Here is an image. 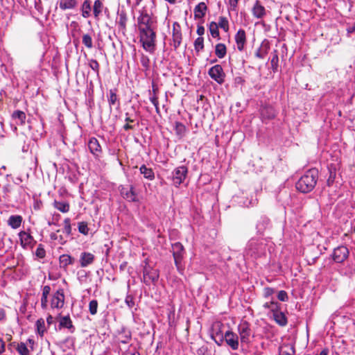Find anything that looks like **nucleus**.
<instances>
[{
	"instance_id": "nucleus-55",
	"label": "nucleus",
	"mask_w": 355,
	"mask_h": 355,
	"mask_svg": "<svg viewBox=\"0 0 355 355\" xmlns=\"http://www.w3.org/2000/svg\"><path fill=\"white\" fill-rule=\"evenodd\" d=\"M49 299H50V296L46 295V294H42L41 297V307L43 310H46L48 307Z\"/></svg>"
},
{
	"instance_id": "nucleus-20",
	"label": "nucleus",
	"mask_w": 355,
	"mask_h": 355,
	"mask_svg": "<svg viewBox=\"0 0 355 355\" xmlns=\"http://www.w3.org/2000/svg\"><path fill=\"white\" fill-rule=\"evenodd\" d=\"M234 39L237 49L239 51H243L246 43L245 31L243 29H239L236 33Z\"/></svg>"
},
{
	"instance_id": "nucleus-62",
	"label": "nucleus",
	"mask_w": 355,
	"mask_h": 355,
	"mask_svg": "<svg viewBox=\"0 0 355 355\" xmlns=\"http://www.w3.org/2000/svg\"><path fill=\"white\" fill-rule=\"evenodd\" d=\"M239 1V0H230L229 1L230 10L236 11Z\"/></svg>"
},
{
	"instance_id": "nucleus-39",
	"label": "nucleus",
	"mask_w": 355,
	"mask_h": 355,
	"mask_svg": "<svg viewBox=\"0 0 355 355\" xmlns=\"http://www.w3.org/2000/svg\"><path fill=\"white\" fill-rule=\"evenodd\" d=\"M82 42L87 49H92L93 47V40L91 34H83L82 37Z\"/></svg>"
},
{
	"instance_id": "nucleus-26",
	"label": "nucleus",
	"mask_w": 355,
	"mask_h": 355,
	"mask_svg": "<svg viewBox=\"0 0 355 355\" xmlns=\"http://www.w3.org/2000/svg\"><path fill=\"white\" fill-rule=\"evenodd\" d=\"M272 310L273 311V317L276 322L281 326L286 325L287 323V318L285 313L282 311L275 310L273 308Z\"/></svg>"
},
{
	"instance_id": "nucleus-9",
	"label": "nucleus",
	"mask_w": 355,
	"mask_h": 355,
	"mask_svg": "<svg viewBox=\"0 0 355 355\" xmlns=\"http://www.w3.org/2000/svg\"><path fill=\"white\" fill-rule=\"evenodd\" d=\"M241 343H249L252 336L250 324L246 320H242L237 327Z\"/></svg>"
},
{
	"instance_id": "nucleus-42",
	"label": "nucleus",
	"mask_w": 355,
	"mask_h": 355,
	"mask_svg": "<svg viewBox=\"0 0 355 355\" xmlns=\"http://www.w3.org/2000/svg\"><path fill=\"white\" fill-rule=\"evenodd\" d=\"M88 65L97 76L99 75L100 65L96 60L93 58L89 59Z\"/></svg>"
},
{
	"instance_id": "nucleus-41",
	"label": "nucleus",
	"mask_w": 355,
	"mask_h": 355,
	"mask_svg": "<svg viewBox=\"0 0 355 355\" xmlns=\"http://www.w3.org/2000/svg\"><path fill=\"white\" fill-rule=\"evenodd\" d=\"M35 325H36L37 334L39 335H40L41 336H42L44 335V332L46 331L44 320L42 318L38 319L36 321Z\"/></svg>"
},
{
	"instance_id": "nucleus-37",
	"label": "nucleus",
	"mask_w": 355,
	"mask_h": 355,
	"mask_svg": "<svg viewBox=\"0 0 355 355\" xmlns=\"http://www.w3.org/2000/svg\"><path fill=\"white\" fill-rule=\"evenodd\" d=\"M103 3L101 0H96L93 6V14L96 19H98L100 14L103 10Z\"/></svg>"
},
{
	"instance_id": "nucleus-46",
	"label": "nucleus",
	"mask_w": 355,
	"mask_h": 355,
	"mask_svg": "<svg viewBox=\"0 0 355 355\" xmlns=\"http://www.w3.org/2000/svg\"><path fill=\"white\" fill-rule=\"evenodd\" d=\"M175 130L178 136L182 137L185 132L186 127L182 123L177 121L175 123Z\"/></svg>"
},
{
	"instance_id": "nucleus-29",
	"label": "nucleus",
	"mask_w": 355,
	"mask_h": 355,
	"mask_svg": "<svg viewBox=\"0 0 355 355\" xmlns=\"http://www.w3.org/2000/svg\"><path fill=\"white\" fill-rule=\"evenodd\" d=\"M59 261L60 267L66 268L69 265L74 263V259L69 254H64L60 256Z\"/></svg>"
},
{
	"instance_id": "nucleus-35",
	"label": "nucleus",
	"mask_w": 355,
	"mask_h": 355,
	"mask_svg": "<svg viewBox=\"0 0 355 355\" xmlns=\"http://www.w3.org/2000/svg\"><path fill=\"white\" fill-rule=\"evenodd\" d=\"M270 223V219L266 216H261L257 221V229L259 232H261L263 230L268 227Z\"/></svg>"
},
{
	"instance_id": "nucleus-7",
	"label": "nucleus",
	"mask_w": 355,
	"mask_h": 355,
	"mask_svg": "<svg viewBox=\"0 0 355 355\" xmlns=\"http://www.w3.org/2000/svg\"><path fill=\"white\" fill-rule=\"evenodd\" d=\"M223 328L224 325L221 322H217L213 324L210 330L211 339L214 340L218 346L222 345L224 342L225 332H223Z\"/></svg>"
},
{
	"instance_id": "nucleus-6",
	"label": "nucleus",
	"mask_w": 355,
	"mask_h": 355,
	"mask_svg": "<svg viewBox=\"0 0 355 355\" xmlns=\"http://www.w3.org/2000/svg\"><path fill=\"white\" fill-rule=\"evenodd\" d=\"M119 191L121 197L130 202H138L139 201L138 194L133 185L124 186L121 185Z\"/></svg>"
},
{
	"instance_id": "nucleus-61",
	"label": "nucleus",
	"mask_w": 355,
	"mask_h": 355,
	"mask_svg": "<svg viewBox=\"0 0 355 355\" xmlns=\"http://www.w3.org/2000/svg\"><path fill=\"white\" fill-rule=\"evenodd\" d=\"M60 217V214H57L55 216H53V217L52 218V220H49L48 221V225H56V226H59V225L58 224L57 222L58 221Z\"/></svg>"
},
{
	"instance_id": "nucleus-21",
	"label": "nucleus",
	"mask_w": 355,
	"mask_h": 355,
	"mask_svg": "<svg viewBox=\"0 0 355 355\" xmlns=\"http://www.w3.org/2000/svg\"><path fill=\"white\" fill-rule=\"evenodd\" d=\"M132 338L131 331L125 328L122 327L118 332V336L116 338L117 341L120 343L127 344L130 342Z\"/></svg>"
},
{
	"instance_id": "nucleus-17",
	"label": "nucleus",
	"mask_w": 355,
	"mask_h": 355,
	"mask_svg": "<svg viewBox=\"0 0 355 355\" xmlns=\"http://www.w3.org/2000/svg\"><path fill=\"white\" fill-rule=\"evenodd\" d=\"M59 318L58 329L60 330L63 328L67 329L70 333H73L76 330L75 327L73 325L72 320L69 315L61 316L60 315L58 317Z\"/></svg>"
},
{
	"instance_id": "nucleus-45",
	"label": "nucleus",
	"mask_w": 355,
	"mask_h": 355,
	"mask_svg": "<svg viewBox=\"0 0 355 355\" xmlns=\"http://www.w3.org/2000/svg\"><path fill=\"white\" fill-rule=\"evenodd\" d=\"M63 232L65 233L67 236H70L72 234L71 219L69 218H67L64 220Z\"/></svg>"
},
{
	"instance_id": "nucleus-40",
	"label": "nucleus",
	"mask_w": 355,
	"mask_h": 355,
	"mask_svg": "<svg viewBox=\"0 0 355 355\" xmlns=\"http://www.w3.org/2000/svg\"><path fill=\"white\" fill-rule=\"evenodd\" d=\"M15 349L20 355H30V351L24 343H16Z\"/></svg>"
},
{
	"instance_id": "nucleus-1",
	"label": "nucleus",
	"mask_w": 355,
	"mask_h": 355,
	"mask_svg": "<svg viewBox=\"0 0 355 355\" xmlns=\"http://www.w3.org/2000/svg\"><path fill=\"white\" fill-rule=\"evenodd\" d=\"M318 174V170L315 168L306 171L295 183L297 190L303 193L311 192L317 184Z\"/></svg>"
},
{
	"instance_id": "nucleus-8",
	"label": "nucleus",
	"mask_w": 355,
	"mask_h": 355,
	"mask_svg": "<svg viewBox=\"0 0 355 355\" xmlns=\"http://www.w3.org/2000/svg\"><path fill=\"white\" fill-rule=\"evenodd\" d=\"M63 288H58L50 295V306L52 309H61L64 304Z\"/></svg>"
},
{
	"instance_id": "nucleus-24",
	"label": "nucleus",
	"mask_w": 355,
	"mask_h": 355,
	"mask_svg": "<svg viewBox=\"0 0 355 355\" xmlns=\"http://www.w3.org/2000/svg\"><path fill=\"white\" fill-rule=\"evenodd\" d=\"M207 10V6L204 2H200L196 5L193 10L195 19H202L206 14Z\"/></svg>"
},
{
	"instance_id": "nucleus-12",
	"label": "nucleus",
	"mask_w": 355,
	"mask_h": 355,
	"mask_svg": "<svg viewBox=\"0 0 355 355\" xmlns=\"http://www.w3.org/2000/svg\"><path fill=\"white\" fill-rule=\"evenodd\" d=\"M182 41V34L181 26L178 22L175 21L173 24L172 38L170 44L173 47L174 50H177L180 46Z\"/></svg>"
},
{
	"instance_id": "nucleus-32",
	"label": "nucleus",
	"mask_w": 355,
	"mask_h": 355,
	"mask_svg": "<svg viewBox=\"0 0 355 355\" xmlns=\"http://www.w3.org/2000/svg\"><path fill=\"white\" fill-rule=\"evenodd\" d=\"M76 0H60L59 3V7L62 10L73 9L76 8Z\"/></svg>"
},
{
	"instance_id": "nucleus-56",
	"label": "nucleus",
	"mask_w": 355,
	"mask_h": 355,
	"mask_svg": "<svg viewBox=\"0 0 355 355\" xmlns=\"http://www.w3.org/2000/svg\"><path fill=\"white\" fill-rule=\"evenodd\" d=\"M125 303L129 308H132L135 306L134 297L131 295H128L125 297Z\"/></svg>"
},
{
	"instance_id": "nucleus-30",
	"label": "nucleus",
	"mask_w": 355,
	"mask_h": 355,
	"mask_svg": "<svg viewBox=\"0 0 355 355\" xmlns=\"http://www.w3.org/2000/svg\"><path fill=\"white\" fill-rule=\"evenodd\" d=\"M82 16L84 18H88L91 16L92 1L90 0H85L81 6Z\"/></svg>"
},
{
	"instance_id": "nucleus-50",
	"label": "nucleus",
	"mask_w": 355,
	"mask_h": 355,
	"mask_svg": "<svg viewBox=\"0 0 355 355\" xmlns=\"http://www.w3.org/2000/svg\"><path fill=\"white\" fill-rule=\"evenodd\" d=\"M78 231L80 233H81L84 235H87L89 234V230L88 228L87 222H85V221L79 222L78 223Z\"/></svg>"
},
{
	"instance_id": "nucleus-49",
	"label": "nucleus",
	"mask_w": 355,
	"mask_h": 355,
	"mask_svg": "<svg viewBox=\"0 0 355 355\" xmlns=\"http://www.w3.org/2000/svg\"><path fill=\"white\" fill-rule=\"evenodd\" d=\"M139 34L144 33L148 31H157V26H144L137 25Z\"/></svg>"
},
{
	"instance_id": "nucleus-22",
	"label": "nucleus",
	"mask_w": 355,
	"mask_h": 355,
	"mask_svg": "<svg viewBox=\"0 0 355 355\" xmlns=\"http://www.w3.org/2000/svg\"><path fill=\"white\" fill-rule=\"evenodd\" d=\"M95 259V257L93 254L88 252H83L80 256V264L83 268L87 267L92 264Z\"/></svg>"
},
{
	"instance_id": "nucleus-52",
	"label": "nucleus",
	"mask_w": 355,
	"mask_h": 355,
	"mask_svg": "<svg viewBox=\"0 0 355 355\" xmlns=\"http://www.w3.org/2000/svg\"><path fill=\"white\" fill-rule=\"evenodd\" d=\"M140 62L142 67L145 69V70H148L150 67V59L149 58L144 54H142L140 58Z\"/></svg>"
},
{
	"instance_id": "nucleus-11",
	"label": "nucleus",
	"mask_w": 355,
	"mask_h": 355,
	"mask_svg": "<svg viewBox=\"0 0 355 355\" xmlns=\"http://www.w3.org/2000/svg\"><path fill=\"white\" fill-rule=\"evenodd\" d=\"M349 251L345 245H340L334 248L331 254L333 261L336 263H342L349 257Z\"/></svg>"
},
{
	"instance_id": "nucleus-34",
	"label": "nucleus",
	"mask_w": 355,
	"mask_h": 355,
	"mask_svg": "<svg viewBox=\"0 0 355 355\" xmlns=\"http://www.w3.org/2000/svg\"><path fill=\"white\" fill-rule=\"evenodd\" d=\"M215 54L220 59L225 58L227 54V47L225 44L223 43L217 44L215 46Z\"/></svg>"
},
{
	"instance_id": "nucleus-64",
	"label": "nucleus",
	"mask_w": 355,
	"mask_h": 355,
	"mask_svg": "<svg viewBox=\"0 0 355 355\" xmlns=\"http://www.w3.org/2000/svg\"><path fill=\"white\" fill-rule=\"evenodd\" d=\"M149 99L154 106L159 105L158 97L155 94L150 96Z\"/></svg>"
},
{
	"instance_id": "nucleus-47",
	"label": "nucleus",
	"mask_w": 355,
	"mask_h": 355,
	"mask_svg": "<svg viewBox=\"0 0 355 355\" xmlns=\"http://www.w3.org/2000/svg\"><path fill=\"white\" fill-rule=\"evenodd\" d=\"M261 115L263 117H266L268 119H272L275 116V112L272 107H263L261 110Z\"/></svg>"
},
{
	"instance_id": "nucleus-3",
	"label": "nucleus",
	"mask_w": 355,
	"mask_h": 355,
	"mask_svg": "<svg viewBox=\"0 0 355 355\" xmlns=\"http://www.w3.org/2000/svg\"><path fill=\"white\" fill-rule=\"evenodd\" d=\"M139 38L143 49L146 51L150 53L155 52L157 42V31H147L139 34Z\"/></svg>"
},
{
	"instance_id": "nucleus-36",
	"label": "nucleus",
	"mask_w": 355,
	"mask_h": 355,
	"mask_svg": "<svg viewBox=\"0 0 355 355\" xmlns=\"http://www.w3.org/2000/svg\"><path fill=\"white\" fill-rule=\"evenodd\" d=\"M53 206L62 213H67L69 211V204L66 201L54 200Z\"/></svg>"
},
{
	"instance_id": "nucleus-58",
	"label": "nucleus",
	"mask_w": 355,
	"mask_h": 355,
	"mask_svg": "<svg viewBox=\"0 0 355 355\" xmlns=\"http://www.w3.org/2000/svg\"><path fill=\"white\" fill-rule=\"evenodd\" d=\"M335 178H336V171L334 170V171L330 170L329 171V176L327 179V185L328 186H331L333 184V183L334 182V180H335Z\"/></svg>"
},
{
	"instance_id": "nucleus-48",
	"label": "nucleus",
	"mask_w": 355,
	"mask_h": 355,
	"mask_svg": "<svg viewBox=\"0 0 355 355\" xmlns=\"http://www.w3.org/2000/svg\"><path fill=\"white\" fill-rule=\"evenodd\" d=\"M12 190V187L10 184H6L1 188V192L0 193V197H3V198H8L9 197V194L10 193Z\"/></svg>"
},
{
	"instance_id": "nucleus-13",
	"label": "nucleus",
	"mask_w": 355,
	"mask_h": 355,
	"mask_svg": "<svg viewBox=\"0 0 355 355\" xmlns=\"http://www.w3.org/2000/svg\"><path fill=\"white\" fill-rule=\"evenodd\" d=\"M137 25L157 26V21L155 17L148 13L145 8L139 11Z\"/></svg>"
},
{
	"instance_id": "nucleus-57",
	"label": "nucleus",
	"mask_w": 355,
	"mask_h": 355,
	"mask_svg": "<svg viewBox=\"0 0 355 355\" xmlns=\"http://www.w3.org/2000/svg\"><path fill=\"white\" fill-rule=\"evenodd\" d=\"M346 31H347V36L348 37H350L352 36V34L355 33V23H353L351 24H347V28H346Z\"/></svg>"
},
{
	"instance_id": "nucleus-28",
	"label": "nucleus",
	"mask_w": 355,
	"mask_h": 355,
	"mask_svg": "<svg viewBox=\"0 0 355 355\" xmlns=\"http://www.w3.org/2000/svg\"><path fill=\"white\" fill-rule=\"evenodd\" d=\"M139 171L144 178L148 180H153L155 179V173L153 170L151 168L147 167L145 164H142L140 166Z\"/></svg>"
},
{
	"instance_id": "nucleus-51",
	"label": "nucleus",
	"mask_w": 355,
	"mask_h": 355,
	"mask_svg": "<svg viewBox=\"0 0 355 355\" xmlns=\"http://www.w3.org/2000/svg\"><path fill=\"white\" fill-rule=\"evenodd\" d=\"M38 259H44L46 257V250L42 244H39L35 252Z\"/></svg>"
},
{
	"instance_id": "nucleus-10",
	"label": "nucleus",
	"mask_w": 355,
	"mask_h": 355,
	"mask_svg": "<svg viewBox=\"0 0 355 355\" xmlns=\"http://www.w3.org/2000/svg\"><path fill=\"white\" fill-rule=\"evenodd\" d=\"M188 173V168L185 166L175 168L172 172V182L175 187L183 183Z\"/></svg>"
},
{
	"instance_id": "nucleus-19",
	"label": "nucleus",
	"mask_w": 355,
	"mask_h": 355,
	"mask_svg": "<svg viewBox=\"0 0 355 355\" xmlns=\"http://www.w3.org/2000/svg\"><path fill=\"white\" fill-rule=\"evenodd\" d=\"M88 148L90 153L96 157L101 155L102 153V148L98 139L95 137H92L88 141Z\"/></svg>"
},
{
	"instance_id": "nucleus-33",
	"label": "nucleus",
	"mask_w": 355,
	"mask_h": 355,
	"mask_svg": "<svg viewBox=\"0 0 355 355\" xmlns=\"http://www.w3.org/2000/svg\"><path fill=\"white\" fill-rule=\"evenodd\" d=\"M12 117L13 119L17 121L16 123L18 125H24L25 123L26 116V114L23 111H15L12 114Z\"/></svg>"
},
{
	"instance_id": "nucleus-43",
	"label": "nucleus",
	"mask_w": 355,
	"mask_h": 355,
	"mask_svg": "<svg viewBox=\"0 0 355 355\" xmlns=\"http://www.w3.org/2000/svg\"><path fill=\"white\" fill-rule=\"evenodd\" d=\"M218 28L223 29L225 32H227L229 31V22L226 17H220L218 23L217 24Z\"/></svg>"
},
{
	"instance_id": "nucleus-53",
	"label": "nucleus",
	"mask_w": 355,
	"mask_h": 355,
	"mask_svg": "<svg viewBox=\"0 0 355 355\" xmlns=\"http://www.w3.org/2000/svg\"><path fill=\"white\" fill-rule=\"evenodd\" d=\"M98 302L96 300H93L89 302V311L92 315H95L97 313Z\"/></svg>"
},
{
	"instance_id": "nucleus-25",
	"label": "nucleus",
	"mask_w": 355,
	"mask_h": 355,
	"mask_svg": "<svg viewBox=\"0 0 355 355\" xmlns=\"http://www.w3.org/2000/svg\"><path fill=\"white\" fill-rule=\"evenodd\" d=\"M269 49H270L269 42L267 40H264L261 43L260 47L256 51L255 55L259 58L263 59L267 55Z\"/></svg>"
},
{
	"instance_id": "nucleus-44",
	"label": "nucleus",
	"mask_w": 355,
	"mask_h": 355,
	"mask_svg": "<svg viewBox=\"0 0 355 355\" xmlns=\"http://www.w3.org/2000/svg\"><path fill=\"white\" fill-rule=\"evenodd\" d=\"M194 49L196 52H200L204 49V38L202 37H198L194 41Z\"/></svg>"
},
{
	"instance_id": "nucleus-16",
	"label": "nucleus",
	"mask_w": 355,
	"mask_h": 355,
	"mask_svg": "<svg viewBox=\"0 0 355 355\" xmlns=\"http://www.w3.org/2000/svg\"><path fill=\"white\" fill-rule=\"evenodd\" d=\"M224 341L232 350H237L239 347V336L230 330L225 332Z\"/></svg>"
},
{
	"instance_id": "nucleus-5",
	"label": "nucleus",
	"mask_w": 355,
	"mask_h": 355,
	"mask_svg": "<svg viewBox=\"0 0 355 355\" xmlns=\"http://www.w3.org/2000/svg\"><path fill=\"white\" fill-rule=\"evenodd\" d=\"M171 248L175 265L178 270H181L183 269L182 261L186 254L184 247L180 242H175L172 244Z\"/></svg>"
},
{
	"instance_id": "nucleus-31",
	"label": "nucleus",
	"mask_w": 355,
	"mask_h": 355,
	"mask_svg": "<svg viewBox=\"0 0 355 355\" xmlns=\"http://www.w3.org/2000/svg\"><path fill=\"white\" fill-rule=\"evenodd\" d=\"M119 18L116 21V23L119 27V28L124 31L126 30V22L128 20L127 15L125 11H121L118 12Z\"/></svg>"
},
{
	"instance_id": "nucleus-38",
	"label": "nucleus",
	"mask_w": 355,
	"mask_h": 355,
	"mask_svg": "<svg viewBox=\"0 0 355 355\" xmlns=\"http://www.w3.org/2000/svg\"><path fill=\"white\" fill-rule=\"evenodd\" d=\"M209 32L211 33V35L214 37L217 38L218 40H220V33L218 31V26L216 22L211 21L209 24Z\"/></svg>"
},
{
	"instance_id": "nucleus-2",
	"label": "nucleus",
	"mask_w": 355,
	"mask_h": 355,
	"mask_svg": "<svg viewBox=\"0 0 355 355\" xmlns=\"http://www.w3.org/2000/svg\"><path fill=\"white\" fill-rule=\"evenodd\" d=\"M266 244L263 239L252 238L247 243L244 257L257 259L266 254Z\"/></svg>"
},
{
	"instance_id": "nucleus-27",
	"label": "nucleus",
	"mask_w": 355,
	"mask_h": 355,
	"mask_svg": "<svg viewBox=\"0 0 355 355\" xmlns=\"http://www.w3.org/2000/svg\"><path fill=\"white\" fill-rule=\"evenodd\" d=\"M23 218L20 215H11L8 220V225L12 229L19 228L22 223Z\"/></svg>"
},
{
	"instance_id": "nucleus-4",
	"label": "nucleus",
	"mask_w": 355,
	"mask_h": 355,
	"mask_svg": "<svg viewBox=\"0 0 355 355\" xmlns=\"http://www.w3.org/2000/svg\"><path fill=\"white\" fill-rule=\"evenodd\" d=\"M143 266V282L147 285L155 284L159 277V272L149 264L148 259H146Z\"/></svg>"
},
{
	"instance_id": "nucleus-54",
	"label": "nucleus",
	"mask_w": 355,
	"mask_h": 355,
	"mask_svg": "<svg viewBox=\"0 0 355 355\" xmlns=\"http://www.w3.org/2000/svg\"><path fill=\"white\" fill-rule=\"evenodd\" d=\"M355 274V264L349 263L345 268V275L348 277H352Z\"/></svg>"
},
{
	"instance_id": "nucleus-59",
	"label": "nucleus",
	"mask_w": 355,
	"mask_h": 355,
	"mask_svg": "<svg viewBox=\"0 0 355 355\" xmlns=\"http://www.w3.org/2000/svg\"><path fill=\"white\" fill-rule=\"evenodd\" d=\"M277 297L280 301H286L288 299L287 293L284 291H281L277 295Z\"/></svg>"
},
{
	"instance_id": "nucleus-23",
	"label": "nucleus",
	"mask_w": 355,
	"mask_h": 355,
	"mask_svg": "<svg viewBox=\"0 0 355 355\" xmlns=\"http://www.w3.org/2000/svg\"><path fill=\"white\" fill-rule=\"evenodd\" d=\"M252 11L254 17L257 19H261L266 15V9L259 1L254 3Z\"/></svg>"
},
{
	"instance_id": "nucleus-63",
	"label": "nucleus",
	"mask_w": 355,
	"mask_h": 355,
	"mask_svg": "<svg viewBox=\"0 0 355 355\" xmlns=\"http://www.w3.org/2000/svg\"><path fill=\"white\" fill-rule=\"evenodd\" d=\"M51 291V286L49 285H45V286H42V294H46V295L50 296Z\"/></svg>"
},
{
	"instance_id": "nucleus-14",
	"label": "nucleus",
	"mask_w": 355,
	"mask_h": 355,
	"mask_svg": "<svg viewBox=\"0 0 355 355\" xmlns=\"http://www.w3.org/2000/svg\"><path fill=\"white\" fill-rule=\"evenodd\" d=\"M208 74L211 79L220 85L225 82V73L220 64H216L211 67L208 71Z\"/></svg>"
},
{
	"instance_id": "nucleus-18",
	"label": "nucleus",
	"mask_w": 355,
	"mask_h": 355,
	"mask_svg": "<svg viewBox=\"0 0 355 355\" xmlns=\"http://www.w3.org/2000/svg\"><path fill=\"white\" fill-rule=\"evenodd\" d=\"M107 101L110 107V110H112V107H114L116 110H119L120 109V100L116 94V89H110L107 95Z\"/></svg>"
},
{
	"instance_id": "nucleus-60",
	"label": "nucleus",
	"mask_w": 355,
	"mask_h": 355,
	"mask_svg": "<svg viewBox=\"0 0 355 355\" xmlns=\"http://www.w3.org/2000/svg\"><path fill=\"white\" fill-rule=\"evenodd\" d=\"M282 60L284 63L286 64L287 61V47L285 44L282 46Z\"/></svg>"
},
{
	"instance_id": "nucleus-15",
	"label": "nucleus",
	"mask_w": 355,
	"mask_h": 355,
	"mask_svg": "<svg viewBox=\"0 0 355 355\" xmlns=\"http://www.w3.org/2000/svg\"><path fill=\"white\" fill-rule=\"evenodd\" d=\"M18 236L21 245L24 249H33L37 243L31 234L26 231H21L19 232Z\"/></svg>"
}]
</instances>
